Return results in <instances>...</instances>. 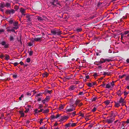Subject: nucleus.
Masks as SVG:
<instances>
[{
	"instance_id": "nucleus-1",
	"label": "nucleus",
	"mask_w": 129,
	"mask_h": 129,
	"mask_svg": "<svg viewBox=\"0 0 129 129\" xmlns=\"http://www.w3.org/2000/svg\"><path fill=\"white\" fill-rule=\"evenodd\" d=\"M50 4L51 5H53V7H55L61 6L60 4V2L58 1V0H52V2H50Z\"/></svg>"
},
{
	"instance_id": "nucleus-2",
	"label": "nucleus",
	"mask_w": 129,
	"mask_h": 129,
	"mask_svg": "<svg viewBox=\"0 0 129 129\" xmlns=\"http://www.w3.org/2000/svg\"><path fill=\"white\" fill-rule=\"evenodd\" d=\"M51 33L53 35H60L61 34V31L55 29L52 30H51Z\"/></svg>"
},
{
	"instance_id": "nucleus-3",
	"label": "nucleus",
	"mask_w": 129,
	"mask_h": 129,
	"mask_svg": "<svg viewBox=\"0 0 129 129\" xmlns=\"http://www.w3.org/2000/svg\"><path fill=\"white\" fill-rule=\"evenodd\" d=\"M111 61L112 60L110 58H106L104 59L103 58H102L100 59V61H99L98 62L99 63V64H101V63L105 62L106 61L109 62Z\"/></svg>"
},
{
	"instance_id": "nucleus-4",
	"label": "nucleus",
	"mask_w": 129,
	"mask_h": 129,
	"mask_svg": "<svg viewBox=\"0 0 129 129\" xmlns=\"http://www.w3.org/2000/svg\"><path fill=\"white\" fill-rule=\"evenodd\" d=\"M15 11L13 9L7 10H6L5 13L7 14H13L15 13Z\"/></svg>"
},
{
	"instance_id": "nucleus-5",
	"label": "nucleus",
	"mask_w": 129,
	"mask_h": 129,
	"mask_svg": "<svg viewBox=\"0 0 129 129\" xmlns=\"http://www.w3.org/2000/svg\"><path fill=\"white\" fill-rule=\"evenodd\" d=\"M115 119L114 118H112L109 119H107L105 120V122L108 124L112 123Z\"/></svg>"
},
{
	"instance_id": "nucleus-6",
	"label": "nucleus",
	"mask_w": 129,
	"mask_h": 129,
	"mask_svg": "<svg viewBox=\"0 0 129 129\" xmlns=\"http://www.w3.org/2000/svg\"><path fill=\"white\" fill-rule=\"evenodd\" d=\"M119 103H122V105H124L125 104V102L124 99H123L122 97L120 98V99L118 102Z\"/></svg>"
},
{
	"instance_id": "nucleus-7",
	"label": "nucleus",
	"mask_w": 129,
	"mask_h": 129,
	"mask_svg": "<svg viewBox=\"0 0 129 129\" xmlns=\"http://www.w3.org/2000/svg\"><path fill=\"white\" fill-rule=\"evenodd\" d=\"M20 12L21 13L22 15H25V10L23 8H20Z\"/></svg>"
},
{
	"instance_id": "nucleus-8",
	"label": "nucleus",
	"mask_w": 129,
	"mask_h": 129,
	"mask_svg": "<svg viewBox=\"0 0 129 129\" xmlns=\"http://www.w3.org/2000/svg\"><path fill=\"white\" fill-rule=\"evenodd\" d=\"M26 18H27V20L28 21H31V16H32V15H29L28 14H26Z\"/></svg>"
},
{
	"instance_id": "nucleus-9",
	"label": "nucleus",
	"mask_w": 129,
	"mask_h": 129,
	"mask_svg": "<svg viewBox=\"0 0 129 129\" xmlns=\"http://www.w3.org/2000/svg\"><path fill=\"white\" fill-rule=\"evenodd\" d=\"M68 118V116H61V118L59 120L60 121H62L65 119H67Z\"/></svg>"
},
{
	"instance_id": "nucleus-10",
	"label": "nucleus",
	"mask_w": 129,
	"mask_h": 129,
	"mask_svg": "<svg viewBox=\"0 0 129 129\" xmlns=\"http://www.w3.org/2000/svg\"><path fill=\"white\" fill-rule=\"evenodd\" d=\"M43 110L44 109H41L39 110H38V109H36L35 110V113L37 114L38 113H40L42 112Z\"/></svg>"
},
{
	"instance_id": "nucleus-11",
	"label": "nucleus",
	"mask_w": 129,
	"mask_h": 129,
	"mask_svg": "<svg viewBox=\"0 0 129 129\" xmlns=\"http://www.w3.org/2000/svg\"><path fill=\"white\" fill-rule=\"evenodd\" d=\"M75 88H76L75 86L72 85L70 86L69 87V89L71 91L74 90Z\"/></svg>"
},
{
	"instance_id": "nucleus-12",
	"label": "nucleus",
	"mask_w": 129,
	"mask_h": 129,
	"mask_svg": "<svg viewBox=\"0 0 129 129\" xmlns=\"http://www.w3.org/2000/svg\"><path fill=\"white\" fill-rule=\"evenodd\" d=\"M75 109L74 108H72L67 109L66 111L67 112H70L72 111Z\"/></svg>"
},
{
	"instance_id": "nucleus-13",
	"label": "nucleus",
	"mask_w": 129,
	"mask_h": 129,
	"mask_svg": "<svg viewBox=\"0 0 129 129\" xmlns=\"http://www.w3.org/2000/svg\"><path fill=\"white\" fill-rule=\"evenodd\" d=\"M52 92V90H46L44 92V93H48L49 94H51Z\"/></svg>"
},
{
	"instance_id": "nucleus-14",
	"label": "nucleus",
	"mask_w": 129,
	"mask_h": 129,
	"mask_svg": "<svg viewBox=\"0 0 129 129\" xmlns=\"http://www.w3.org/2000/svg\"><path fill=\"white\" fill-rule=\"evenodd\" d=\"M123 93V92H121V90H118L117 94L119 96H120Z\"/></svg>"
},
{
	"instance_id": "nucleus-15",
	"label": "nucleus",
	"mask_w": 129,
	"mask_h": 129,
	"mask_svg": "<svg viewBox=\"0 0 129 129\" xmlns=\"http://www.w3.org/2000/svg\"><path fill=\"white\" fill-rule=\"evenodd\" d=\"M34 42V41H32L31 42H29L28 43V45L29 46H31L33 45Z\"/></svg>"
},
{
	"instance_id": "nucleus-16",
	"label": "nucleus",
	"mask_w": 129,
	"mask_h": 129,
	"mask_svg": "<svg viewBox=\"0 0 129 129\" xmlns=\"http://www.w3.org/2000/svg\"><path fill=\"white\" fill-rule=\"evenodd\" d=\"M19 113L21 114V117H23L24 115V113L23 112V111H19Z\"/></svg>"
},
{
	"instance_id": "nucleus-17",
	"label": "nucleus",
	"mask_w": 129,
	"mask_h": 129,
	"mask_svg": "<svg viewBox=\"0 0 129 129\" xmlns=\"http://www.w3.org/2000/svg\"><path fill=\"white\" fill-rule=\"evenodd\" d=\"M71 123H69L66 124L65 125V128H67L68 127H70L71 126Z\"/></svg>"
},
{
	"instance_id": "nucleus-18",
	"label": "nucleus",
	"mask_w": 129,
	"mask_h": 129,
	"mask_svg": "<svg viewBox=\"0 0 129 129\" xmlns=\"http://www.w3.org/2000/svg\"><path fill=\"white\" fill-rule=\"evenodd\" d=\"M43 93H40L37 94L35 96V98L36 99H37V98H38V96H42V95Z\"/></svg>"
},
{
	"instance_id": "nucleus-19",
	"label": "nucleus",
	"mask_w": 129,
	"mask_h": 129,
	"mask_svg": "<svg viewBox=\"0 0 129 129\" xmlns=\"http://www.w3.org/2000/svg\"><path fill=\"white\" fill-rule=\"evenodd\" d=\"M1 58L3 59H5L7 60H8L10 59V57H0Z\"/></svg>"
},
{
	"instance_id": "nucleus-20",
	"label": "nucleus",
	"mask_w": 129,
	"mask_h": 129,
	"mask_svg": "<svg viewBox=\"0 0 129 129\" xmlns=\"http://www.w3.org/2000/svg\"><path fill=\"white\" fill-rule=\"evenodd\" d=\"M75 30L77 32H81L82 31V29L81 28H78L75 29Z\"/></svg>"
},
{
	"instance_id": "nucleus-21",
	"label": "nucleus",
	"mask_w": 129,
	"mask_h": 129,
	"mask_svg": "<svg viewBox=\"0 0 129 129\" xmlns=\"http://www.w3.org/2000/svg\"><path fill=\"white\" fill-rule=\"evenodd\" d=\"M41 38H35L34 39V41H40L41 39Z\"/></svg>"
},
{
	"instance_id": "nucleus-22",
	"label": "nucleus",
	"mask_w": 129,
	"mask_h": 129,
	"mask_svg": "<svg viewBox=\"0 0 129 129\" xmlns=\"http://www.w3.org/2000/svg\"><path fill=\"white\" fill-rule=\"evenodd\" d=\"M37 19H38V20L39 21H43V18L41 17H40L39 16H37Z\"/></svg>"
},
{
	"instance_id": "nucleus-23",
	"label": "nucleus",
	"mask_w": 129,
	"mask_h": 129,
	"mask_svg": "<svg viewBox=\"0 0 129 129\" xmlns=\"http://www.w3.org/2000/svg\"><path fill=\"white\" fill-rule=\"evenodd\" d=\"M49 75V74L46 72H45V73L43 74V76L44 77H47Z\"/></svg>"
},
{
	"instance_id": "nucleus-24",
	"label": "nucleus",
	"mask_w": 129,
	"mask_h": 129,
	"mask_svg": "<svg viewBox=\"0 0 129 129\" xmlns=\"http://www.w3.org/2000/svg\"><path fill=\"white\" fill-rule=\"evenodd\" d=\"M119 103L118 102L117 103H115V106L116 107H118L120 106Z\"/></svg>"
},
{
	"instance_id": "nucleus-25",
	"label": "nucleus",
	"mask_w": 129,
	"mask_h": 129,
	"mask_svg": "<svg viewBox=\"0 0 129 129\" xmlns=\"http://www.w3.org/2000/svg\"><path fill=\"white\" fill-rule=\"evenodd\" d=\"M81 101L80 100H77L75 102V104L76 105V106L78 104H79V103H80V102Z\"/></svg>"
},
{
	"instance_id": "nucleus-26",
	"label": "nucleus",
	"mask_w": 129,
	"mask_h": 129,
	"mask_svg": "<svg viewBox=\"0 0 129 129\" xmlns=\"http://www.w3.org/2000/svg\"><path fill=\"white\" fill-rule=\"evenodd\" d=\"M50 98L49 96H47L46 97V98H45V99L46 101V102H48Z\"/></svg>"
},
{
	"instance_id": "nucleus-27",
	"label": "nucleus",
	"mask_w": 129,
	"mask_h": 129,
	"mask_svg": "<svg viewBox=\"0 0 129 129\" xmlns=\"http://www.w3.org/2000/svg\"><path fill=\"white\" fill-rule=\"evenodd\" d=\"M9 39L10 41H13L14 40V38L12 36H10Z\"/></svg>"
},
{
	"instance_id": "nucleus-28",
	"label": "nucleus",
	"mask_w": 129,
	"mask_h": 129,
	"mask_svg": "<svg viewBox=\"0 0 129 129\" xmlns=\"http://www.w3.org/2000/svg\"><path fill=\"white\" fill-rule=\"evenodd\" d=\"M13 25L14 26H18V22H15L13 23Z\"/></svg>"
},
{
	"instance_id": "nucleus-29",
	"label": "nucleus",
	"mask_w": 129,
	"mask_h": 129,
	"mask_svg": "<svg viewBox=\"0 0 129 129\" xmlns=\"http://www.w3.org/2000/svg\"><path fill=\"white\" fill-rule=\"evenodd\" d=\"M43 112L45 113H47L49 112V110L48 109H46L45 110H43Z\"/></svg>"
},
{
	"instance_id": "nucleus-30",
	"label": "nucleus",
	"mask_w": 129,
	"mask_h": 129,
	"mask_svg": "<svg viewBox=\"0 0 129 129\" xmlns=\"http://www.w3.org/2000/svg\"><path fill=\"white\" fill-rule=\"evenodd\" d=\"M5 6L4 3L3 2H2L0 4V7L2 8H3L5 7Z\"/></svg>"
},
{
	"instance_id": "nucleus-31",
	"label": "nucleus",
	"mask_w": 129,
	"mask_h": 129,
	"mask_svg": "<svg viewBox=\"0 0 129 129\" xmlns=\"http://www.w3.org/2000/svg\"><path fill=\"white\" fill-rule=\"evenodd\" d=\"M104 103L105 104H106L107 105L109 104V103H110V102L109 100H107L105 101Z\"/></svg>"
},
{
	"instance_id": "nucleus-32",
	"label": "nucleus",
	"mask_w": 129,
	"mask_h": 129,
	"mask_svg": "<svg viewBox=\"0 0 129 129\" xmlns=\"http://www.w3.org/2000/svg\"><path fill=\"white\" fill-rule=\"evenodd\" d=\"M5 6L7 7H10V4L8 3H6Z\"/></svg>"
},
{
	"instance_id": "nucleus-33",
	"label": "nucleus",
	"mask_w": 129,
	"mask_h": 129,
	"mask_svg": "<svg viewBox=\"0 0 129 129\" xmlns=\"http://www.w3.org/2000/svg\"><path fill=\"white\" fill-rule=\"evenodd\" d=\"M111 87V86L109 84H108L106 85V88H109Z\"/></svg>"
},
{
	"instance_id": "nucleus-34",
	"label": "nucleus",
	"mask_w": 129,
	"mask_h": 129,
	"mask_svg": "<svg viewBox=\"0 0 129 129\" xmlns=\"http://www.w3.org/2000/svg\"><path fill=\"white\" fill-rule=\"evenodd\" d=\"M9 63H11V64H14V65L15 66H17V65L18 64H19V63H18L17 62H15L14 63H11V62H10Z\"/></svg>"
},
{
	"instance_id": "nucleus-35",
	"label": "nucleus",
	"mask_w": 129,
	"mask_h": 129,
	"mask_svg": "<svg viewBox=\"0 0 129 129\" xmlns=\"http://www.w3.org/2000/svg\"><path fill=\"white\" fill-rule=\"evenodd\" d=\"M70 76H66V77H64V79H65V80H66L69 79L70 78Z\"/></svg>"
},
{
	"instance_id": "nucleus-36",
	"label": "nucleus",
	"mask_w": 129,
	"mask_h": 129,
	"mask_svg": "<svg viewBox=\"0 0 129 129\" xmlns=\"http://www.w3.org/2000/svg\"><path fill=\"white\" fill-rule=\"evenodd\" d=\"M30 61V59L29 58H27L26 60V61L27 62H29Z\"/></svg>"
},
{
	"instance_id": "nucleus-37",
	"label": "nucleus",
	"mask_w": 129,
	"mask_h": 129,
	"mask_svg": "<svg viewBox=\"0 0 129 129\" xmlns=\"http://www.w3.org/2000/svg\"><path fill=\"white\" fill-rule=\"evenodd\" d=\"M129 33V31L128 30H127L125 31L123 33V34H124V35H126L127 34Z\"/></svg>"
},
{
	"instance_id": "nucleus-38",
	"label": "nucleus",
	"mask_w": 129,
	"mask_h": 129,
	"mask_svg": "<svg viewBox=\"0 0 129 129\" xmlns=\"http://www.w3.org/2000/svg\"><path fill=\"white\" fill-rule=\"evenodd\" d=\"M59 108L60 110L62 109L63 108V106L62 105H61L59 107Z\"/></svg>"
},
{
	"instance_id": "nucleus-39",
	"label": "nucleus",
	"mask_w": 129,
	"mask_h": 129,
	"mask_svg": "<svg viewBox=\"0 0 129 129\" xmlns=\"http://www.w3.org/2000/svg\"><path fill=\"white\" fill-rule=\"evenodd\" d=\"M110 73H108V72H104L103 75H110Z\"/></svg>"
},
{
	"instance_id": "nucleus-40",
	"label": "nucleus",
	"mask_w": 129,
	"mask_h": 129,
	"mask_svg": "<svg viewBox=\"0 0 129 129\" xmlns=\"http://www.w3.org/2000/svg\"><path fill=\"white\" fill-rule=\"evenodd\" d=\"M76 125V123H71V126L72 127H74Z\"/></svg>"
},
{
	"instance_id": "nucleus-41",
	"label": "nucleus",
	"mask_w": 129,
	"mask_h": 129,
	"mask_svg": "<svg viewBox=\"0 0 129 129\" xmlns=\"http://www.w3.org/2000/svg\"><path fill=\"white\" fill-rule=\"evenodd\" d=\"M9 23L11 24L12 23L13 24V23L14 22V20H10L9 21Z\"/></svg>"
},
{
	"instance_id": "nucleus-42",
	"label": "nucleus",
	"mask_w": 129,
	"mask_h": 129,
	"mask_svg": "<svg viewBox=\"0 0 129 129\" xmlns=\"http://www.w3.org/2000/svg\"><path fill=\"white\" fill-rule=\"evenodd\" d=\"M51 119L54 120L55 118V117L54 115H52L50 117Z\"/></svg>"
},
{
	"instance_id": "nucleus-43",
	"label": "nucleus",
	"mask_w": 129,
	"mask_h": 129,
	"mask_svg": "<svg viewBox=\"0 0 129 129\" xmlns=\"http://www.w3.org/2000/svg\"><path fill=\"white\" fill-rule=\"evenodd\" d=\"M18 75L16 74H13V78H16L17 77Z\"/></svg>"
},
{
	"instance_id": "nucleus-44",
	"label": "nucleus",
	"mask_w": 129,
	"mask_h": 129,
	"mask_svg": "<svg viewBox=\"0 0 129 129\" xmlns=\"http://www.w3.org/2000/svg\"><path fill=\"white\" fill-rule=\"evenodd\" d=\"M43 107V106L41 104H40L39 106V109H41Z\"/></svg>"
},
{
	"instance_id": "nucleus-45",
	"label": "nucleus",
	"mask_w": 129,
	"mask_h": 129,
	"mask_svg": "<svg viewBox=\"0 0 129 129\" xmlns=\"http://www.w3.org/2000/svg\"><path fill=\"white\" fill-rule=\"evenodd\" d=\"M126 76V75H125V74H124V75H122V76H119V78H121V79H122V78H123L124 77V76Z\"/></svg>"
},
{
	"instance_id": "nucleus-46",
	"label": "nucleus",
	"mask_w": 129,
	"mask_h": 129,
	"mask_svg": "<svg viewBox=\"0 0 129 129\" xmlns=\"http://www.w3.org/2000/svg\"><path fill=\"white\" fill-rule=\"evenodd\" d=\"M26 95H27L28 96H30L31 95V92H28L26 93Z\"/></svg>"
},
{
	"instance_id": "nucleus-47",
	"label": "nucleus",
	"mask_w": 129,
	"mask_h": 129,
	"mask_svg": "<svg viewBox=\"0 0 129 129\" xmlns=\"http://www.w3.org/2000/svg\"><path fill=\"white\" fill-rule=\"evenodd\" d=\"M24 97V95L23 94H22L21 96L19 97V99L20 100H22V98Z\"/></svg>"
},
{
	"instance_id": "nucleus-48",
	"label": "nucleus",
	"mask_w": 129,
	"mask_h": 129,
	"mask_svg": "<svg viewBox=\"0 0 129 129\" xmlns=\"http://www.w3.org/2000/svg\"><path fill=\"white\" fill-rule=\"evenodd\" d=\"M37 99H36L37 100V101L38 102H40V101L41 100V98H39L38 97V98H37Z\"/></svg>"
},
{
	"instance_id": "nucleus-49",
	"label": "nucleus",
	"mask_w": 129,
	"mask_h": 129,
	"mask_svg": "<svg viewBox=\"0 0 129 129\" xmlns=\"http://www.w3.org/2000/svg\"><path fill=\"white\" fill-rule=\"evenodd\" d=\"M15 27H13V29H17L19 27L18 26H15Z\"/></svg>"
},
{
	"instance_id": "nucleus-50",
	"label": "nucleus",
	"mask_w": 129,
	"mask_h": 129,
	"mask_svg": "<svg viewBox=\"0 0 129 129\" xmlns=\"http://www.w3.org/2000/svg\"><path fill=\"white\" fill-rule=\"evenodd\" d=\"M33 53V51H31L29 52V55L30 56H31L32 55Z\"/></svg>"
},
{
	"instance_id": "nucleus-51",
	"label": "nucleus",
	"mask_w": 129,
	"mask_h": 129,
	"mask_svg": "<svg viewBox=\"0 0 129 129\" xmlns=\"http://www.w3.org/2000/svg\"><path fill=\"white\" fill-rule=\"evenodd\" d=\"M96 108L95 107H94L92 110V111L93 112H94L96 110Z\"/></svg>"
},
{
	"instance_id": "nucleus-52",
	"label": "nucleus",
	"mask_w": 129,
	"mask_h": 129,
	"mask_svg": "<svg viewBox=\"0 0 129 129\" xmlns=\"http://www.w3.org/2000/svg\"><path fill=\"white\" fill-rule=\"evenodd\" d=\"M87 85H88V86L89 87H91L92 86V84L90 83H89L88 84H87Z\"/></svg>"
},
{
	"instance_id": "nucleus-53",
	"label": "nucleus",
	"mask_w": 129,
	"mask_h": 129,
	"mask_svg": "<svg viewBox=\"0 0 129 129\" xmlns=\"http://www.w3.org/2000/svg\"><path fill=\"white\" fill-rule=\"evenodd\" d=\"M1 44L3 45H5L6 44V42L5 41L2 42Z\"/></svg>"
},
{
	"instance_id": "nucleus-54",
	"label": "nucleus",
	"mask_w": 129,
	"mask_h": 129,
	"mask_svg": "<svg viewBox=\"0 0 129 129\" xmlns=\"http://www.w3.org/2000/svg\"><path fill=\"white\" fill-rule=\"evenodd\" d=\"M60 114H57L56 115L55 117V118H58V117H59L60 116Z\"/></svg>"
},
{
	"instance_id": "nucleus-55",
	"label": "nucleus",
	"mask_w": 129,
	"mask_h": 129,
	"mask_svg": "<svg viewBox=\"0 0 129 129\" xmlns=\"http://www.w3.org/2000/svg\"><path fill=\"white\" fill-rule=\"evenodd\" d=\"M111 115L110 117H111L112 116H113V117L115 116V115L114 114V113L113 112L111 111Z\"/></svg>"
},
{
	"instance_id": "nucleus-56",
	"label": "nucleus",
	"mask_w": 129,
	"mask_h": 129,
	"mask_svg": "<svg viewBox=\"0 0 129 129\" xmlns=\"http://www.w3.org/2000/svg\"><path fill=\"white\" fill-rule=\"evenodd\" d=\"M84 94V93H83V92H80L78 94V95H83Z\"/></svg>"
},
{
	"instance_id": "nucleus-57",
	"label": "nucleus",
	"mask_w": 129,
	"mask_h": 129,
	"mask_svg": "<svg viewBox=\"0 0 129 129\" xmlns=\"http://www.w3.org/2000/svg\"><path fill=\"white\" fill-rule=\"evenodd\" d=\"M76 111H74L71 113V114H72L73 116H74L76 115Z\"/></svg>"
},
{
	"instance_id": "nucleus-58",
	"label": "nucleus",
	"mask_w": 129,
	"mask_h": 129,
	"mask_svg": "<svg viewBox=\"0 0 129 129\" xmlns=\"http://www.w3.org/2000/svg\"><path fill=\"white\" fill-rule=\"evenodd\" d=\"M45 126H43L40 127L39 129H47V128L45 127Z\"/></svg>"
},
{
	"instance_id": "nucleus-59",
	"label": "nucleus",
	"mask_w": 129,
	"mask_h": 129,
	"mask_svg": "<svg viewBox=\"0 0 129 129\" xmlns=\"http://www.w3.org/2000/svg\"><path fill=\"white\" fill-rule=\"evenodd\" d=\"M129 79V75L126 76V78L125 79L126 80H127Z\"/></svg>"
},
{
	"instance_id": "nucleus-60",
	"label": "nucleus",
	"mask_w": 129,
	"mask_h": 129,
	"mask_svg": "<svg viewBox=\"0 0 129 129\" xmlns=\"http://www.w3.org/2000/svg\"><path fill=\"white\" fill-rule=\"evenodd\" d=\"M46 102V101L44 99V100H42V102L43 103V104H45V102Z\"/></svg>"
},
{
	"instance_id": "nucleus-61",
	"label": "nucleus",
	"mask_w": 129,
	"mask_h": 129,
	"mask_svg": "<svg viewBox=\"0 0 129 129\" xmlns=\"http://www.w3.org/2000/svg\"><path fill=\"white\" fill-rule=\"evenodd\" d=\"M19 63L21 65H24V63L22 61H20Z\"/></svg>"
},
{
	"instance_id": "nucleus-62",
	"label": "nucleus",
	"mask_w": 129,
	"mask_h": 129,
	"mask_svg": "<svg viewBox=\"0 0 129 129\" xmlns=\"http://www.w3.org/2000/svg\"><path fill=\"white\" fill-rule=\"evenodd\" d=\"M96 99H97V98L94 97L93 98V99L92 100V101H94L96 100Z\"/></svg>"
},
{
	"instance_id": "nucleus-63",
	"label": "nucleus",
	"mask_w": 129,
	"mask_h": 129,
	"mask_svg": "<svg viewBox=\"0 0 129 129\" xmlns=\"http://www.w3.org/2000/svg\"><path fill=\"white\" fill-rule=\"evenodd\" d=\"M124 95L125 96L127 95L128 93L126 92V91H124Z\"/></svg>"
},
{
	"instance_id": "nucleus-64",
	"label": "nucleus",
	"mask_w": 129,
	"mask_h": 129,
	"mask_svg": "<svg viewBox=\"0 0 129 129\" xmlns=\"http://www.w3.org/2000/svg\"><path fill=\"white\" fill-rule=\"evenodd\" d=\"M29 110V109L28 108V109H26V110L24 111V112L25 113H27L28 112Z\"/></svg>"
}]
</instances>
